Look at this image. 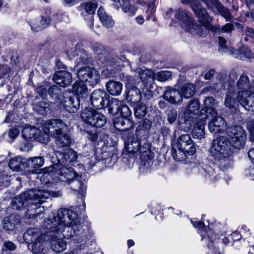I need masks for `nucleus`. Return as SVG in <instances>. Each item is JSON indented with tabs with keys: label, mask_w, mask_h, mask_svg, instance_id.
<instances>
[{
	"label": "nucleus",
	"mask_w": 254,
	"mask_h": 254,
	"mask_svg": "<svg viewBox=\"0 0 254 254\" xmlns=\"http://www.w3.org/2000/svg\"><path fill=\"white\" fill-rule=\"evenodd\" d=\"M127 99L132 103L139 102L141 99L140 91L136 87H131L127 93Z\"/></svg>",
	"instance_id": "nucleus-30"
},
{
	"label": "nucleus",
	"mask_w": 254,
	"mask_h": 254,
	"mask_svg": "<svg viewBox=\"0 0 254 254\" xmlns=\"http://www.w3.org/2000/svg\"><path fill=\"white\" fill-rule=\"evenodd\" d=\"M77 76L80 81L89 82L92 86L98 84L100 78L99 72L90 67L80 68L78 70Z\"/></svg>",
	"instance_id": "nucleus-10"
},
{
	"label": "nucleus",
	"mask_w": 254,
	"mask_h": 254,
	"mask_svg": "<svg viewBox=\"0 0 254 254\" xmlns=\"http://www.w3.org/2000/svg\"><path fill=\"white\" fill-rule=\"evenodd\" d=\"M133 123L128 118L122 117L114 122V127L120 130H127L132 127Z\"/></svg>",
	"instance_id": "nucleus-24"
},
{
	"label": "nucleus",
	"mask_w": 254,
	"mask_h": 254,
	"mask_svg": "<svg viewBox=\"0 0 254 254\" xmlns=\"http://www.w3.org/2000/svg\"><path fill=\"white\" fill-rule=\"evenodd\" d=\"M47 91V87L45 85L41 86L37 88V92L42 96L46 95Z\"/></svg>",
	"instance_id": "nucleus-63"
},
{
	"label": "nucleus",
	"mask_w": 254,
	"mask_h": 254,
	"mask_svg": "<svg viewBox=\"0 0 254 254\" xmlns=\"http://www.w3.org/2000/svg\"><path fill=\"white\" fill-rule=\"evenodd\" d=\"M96 111L91 109H85L81 114V118L82 121L91 126H93V124L95 123L93 118L95 117Z\"/></svg>",
	"instance_id": "nucleus-29"
},
{
	"label": "nucleus",
	"mask_w": 254,
	"mask_h": 254,
	"mask_svg": "<svg viewBox=\"0 0 254 254\" xmlns=\"http://www.w3.org/2000/svg\"><path fill=\"white\" fill-rule=\"evenodd\" d=\"M62 195L60 190H29L15 196L11 201V205L12 209L16 210H22L27 206L34 210L40 209V204L50 196L58 197Z\"/></svg>",
	"instance_id": "nucleus-2"
},
{
	"label": "nucleus",
	"mask_w": 254,
	"mask_h": 254,
	"mask_svg": "<svg viewBox=\"0 0 254 254\" xmlns=\"http://www.w3.org/2000/svg\"><path fill=\"white\" fill-rule=\"evenodd\" d=\"M195 92V87L191 83L184 84L181 88V94L185 98H190Z\"/></svg>",
	"instance_id": "nucleus-38"
},
{
	"label": "nucleus",
	"mask_w": 254,
	"mask_h": 254,
	"mask_svg": "<svg viewBox=\"0 0 254 254\" xmlns=\"http://www.w3.org/2000/svg\"><path fill=\"white\" fill-rule=\"evenodd\" d=\"M135 72L138 73L140 79L144 84H148L154 80V73L150 70L138 68L136 69Z\"/></svg>",
	"instance_id": "nucleus-22"
},
{
	"label": "nucleus",
	"mask_w": 254,
	"mask_h": 254,
	"mask_svg": "<svg viewBox=\"0 0 254 254\" xmlns=\"http://www.w3.org/2000/svg\"><path fill=\"white\" fill-rule=\"evenodd\" d=\"M87 138L91 141H94L97 139L98 135L96 132L86 131Z\"/></svg>",
	"instance_id": "nucleus-62"
},
{
	"label": "nucleus",
	"mask_w": 254,
	"mask_h": 254,
	"mask_svg": "<svg viewBox=\"0 0 254 254\" xmlns=\"http://www.w3.org/2000/svg\"><path fill=\"white\" fill-rule=\"evenodd\" d=\"M79 7L80 10H85L87 13L91 15L95 12L97 4L95 2L91 1L87 3L83 2L80 4Z\"/></svg>",
	"instance_id": "nucleus-43"
},
{
	"label": "nucleus",
	"mask_w": 254,
	"mask_h": 254,
	"mask_svg": "<svg viewBox=\"0 0 254 254\" xmlns=\"http://www.w3.org/2000/svg\"><path fill=\"white\" fill-rule=\"evenodd\" d=\"M38 131V129L35 127H26L22 130V136L26 139H36V134Z\"/></svg>",
	"instance_id": "nucleus-40"
},
{
	"label": "nucleus",
	"mask_w": 254,
	"mask_h": 254,
	"mask_svg": "<svg viewBox=\"0 0 254 254\" xmlns=\"http://www.w3.org/2000/svg\"><path fill=\"white\" fill-rule=\"evenodd\" d=\"M49 94L52 97H58L61 92L60 89L56 85H53L49 87L48 89Z\"/></svg>",
	"instance_id": "nucleus-55"
},
{
	"label": "nucleus",
	"mask_w": 254,
	"mask_h": 254,
	"mask_svg": "<svg viewBox=\"0 0 254 254\" xmlns=\"http://www.w3.org/2000/svg\"><path fill=\"white\" fill-rule=\"evenodd\" d=\"M47 231L44 233L40 232L38 228H31L28 229L23 235L27 243L31 244L32 251L38 254L43 250L44 244L47 241Z\"/></svg>",
	"instance_id": "nucleus-3"
},
{
	"label": "nucleus",
	"mask_w": 254,
	"mask_h": 254,
	"mask_svg": "<svg viewBox=\"0 0 254 254\" xmlns=\"http://www.w3.org/2000/svg\"><path fill=\"white\" fill-rule=\"evenodd\" d=\"M200 109V103L197 100H191L188 106L187 109L185 110L184 117L186 124H189L190 126L193 124L194 120L198 116Z\"/></svg>",
	"instance_id": "nucleus-14"
},
{
	"label": "nucleus",
	"mask_w": 254,
	"mask_h": 254,
	"mask_svg": "<svg viewBox=\"0 0 254 254\" xmlns=\"http://www.w3.org/2000/svg\"><path fill=\"white\" fill-rule=\"evenodd\" d=\"M19 133V131L16 128H11L9 131V136L12 139H14L17 136Z\"/></svg>",
	"instance_id": "nucleus-61"
},
{
	"label": "nucleus",
	"mask_w": 254,
	"mask_h": 254,
	"mask_svg": "<svg viewBox=\"0 0 254 254\" xmlns=\"http://www.w3.org/2000/svg\"><path fill=\"white\" fill-rule=\"evenodd\" d=\"M193 12L199 21L203 24L209 23L212 20L205 8L201 7L198 9L194 10Z\"/></svg>",
	"instance_id": "nucleus-31"
},
{
	"label": "nucleus",
	"mask_w": 254,
	"mask_h": 254,
	"mask_svg": "<svg viewBox=\"0 0 254 254\" xmlns=\"http://www.w3.org/2000/svg\"><path fill=\"white\" fill-rule=\"evenodd\" d=\"M175 16L179 20L182 27L185 30L200 36H205L207 30L194 22V20L182 8H178L176 10Z\"/></svg>",
	"instance_id": "nucleus-4"
},
{
	"label": "nucleus",
	"mask_w": 254,
	"mask_h": 254,
	"mask_svg": "<svg viewBox=\"0 0 254 254\" xmlns=\"http://www.w3.org/2000/svg\"><path fill=\"white\" fill-rule=\"evenodd\" d=\"M106 88L111 95L118 96L122 91L123 84L119 81L112 80L106 83Z\"/></svg>",
	"instance_id": "nucleus-21"
},
{
	"label": "nucleus",
	"mask_w": 254,
	"mask_h": 254,
	"mask_svg": "<svg viewBox=\"0 0 254 254\" xmlns=\"http://www.w3.org/2000/svg\"><path fill=\"white\" fill-rule=\"evenodd\" d=\"M79 101L77 97H67L64 101V106L65 109L70 113H75L79 108Z\"/></svg>",
	"instance_id": "nucleus-23"
},
{
	"label": "nucleus",
	"mask_w": 254,
	"mask_h": 254,
	"mask_svg": "<svg viewBox=\"0 0 254 254\" xmlns=\"http://www.w3.org/2000/svg\"><path fill=\"white\" fill-rule=\"evenodd\" d=\"M236 104V101L234 98V94L230 93L226 95L225 100V105L226 107L230 109H235Z\"/></svg>",
	"instance_id": "nucleus-49"
},
{
	"label": "nucleus",
	"mask_w": 254,
	"mask_h": 254,
	"mask_svg": "<svg viewBox=\"0 0 254 254\" xmlns=\"http://www.w3.org/2000/svg\"><path fill=\"white\" fill-rule=\"evenodd\" d=\"M53 78L55 82L64 87L69 85L72 81L71 73L63 70L56 72Z\"/></svg>",
	"instance_id": "nucleus-17"
},
{
	"label": "nucleus",
	"mask_w": 254,
	"mask_h": 254,
	"mask_svg": "<svg viewBox=\"0 0 254 254\" xmlns=\"http://www.w3.org/2000/svg\"><path fill=\"white\" fill-rule=\"evenodd\" d=\"M177 147L179 148L188 151L189 155H192L196 151V148L193 144L190 136L189 134L181 135L177 140Z\"/></svg>",
	"instance_id": "nucleus-15"
},
{
	"label": "nucleus",
	"mask_w": 254,
	"mask_h": 254,
	"mask_svg": "<svg viewBox=\"0 0 254 254\" xmlns=\"http://www.w3.org/2000/svg\"><path fill=\"white\" fill-rule=\"evenodd\" d=\"M42 129L45 134L55 138L66 132L67 126L60 119H52L43 122Z\"/></svg>",
	"instance_id": "nucleus-9"
},
{
	"label": "nucleus",
	"mask_w": 254,
	"mask_h": 254,
	"mask_svg": "<svg viewBox=\"0 0 254 254\" xmlns=\"http://www.w3.org/2000/svg\"><path fill=\"white\" fill-rule=\"evenodd\" d=\"M44 226L47 229V241L50 242L52 249L56 253L64 251L66 248V242L58 238L60 232H64L63 234L64 237H78L75 240L79 242L83 241L85 238L79 230L81 224L78 214L67 209H60L57 213H53L50 218L44 221Z\"/></svg>",
	"instance_id": "nucleus-1"
},
{
	"label": "nucleus",
	"mask_w": 254,
	"mask_h": 254,
	"mask_svg": "<svg viewBox=\"0 0 254 254\" xmlns=\"http://www.w3.org/2000/svg\"><path fill=\"white\" fill-rule=\"evenodd\" d=\"M165 100L172 104H181L183 101V96L181 93L178 90L168 88L163 94Z\"/></svg>",
	"instance_id": "nucleus-18"
},
{
	"label": "nucleus",
	"mask_w": 254,
	"mask_h": 254,
	"mask_svg": "<svg viewBox=\"0 0 254 254\" xmlns=\"http://www.w3.org/2000/svg\"><path fill=\"white\" fill-rule=\"evenodd\" d=\"M138 152L140 154L141 164L148 168L152 164L150 154V145L147 140H143L142 144L139 146Z\"/></svg>",
	"instance_id": "nucleus-16"
},
{
	"label": "nucleus",
	"mask_w": 254,
	"mask_h": 254,
	"mask_svg": "<svg viewBox=\"0 0 254 254\" xmlns=\"http://www.w3.org/2000/svg\"><path fill=\"white\" fill-rule=\"evenodd\" d=\"M142 140H139L137 136L133 137L130 141L128 139L127 142H125L127 151L132 153L138 152L139 146L142 144Z\"/></svg>",
	"instance_id": "nucleus-26"
},
{
	"label": "nucleus",
	"mask_w": 254,
	"mask_h": 254,
	"mask_svg": "<svg viewBox=\"0 0 254 254\" xmlns=\"http://www.w3.org/2000/svg\"><path fill=\"white\" fill-rule=\"evenodd\" d=\"M193 225L195 227H198L199 228L198 231L201 236L202 239L205 237V235L203 233V230L206 229V227L204 226L203 223L201 222H192Z\"/></svg>",
	"instance_id": "nucleus-58"
},
{
	"label": "nucleus",
	"mask_w": 254,
	"mask_h": 254,
	"mask_svg": "<svg viewBox=\"0 0 254 254\" xmlns=\"http://www.w3.org/2000/svg\"><path fill=\"white\" fill-rule=\"evenodd\" d=\"M21 161L20 158H15L11 159L9 162V167L14 171H18L20 169Z\"/></svg>",
	"instance_id": "nucleus-53"
},
{
	"label": "nucleus",
	"mask_w": 254,
	"mask_h": 254,
	"mask_svg": "<svg viewBox=\"0 0 254 254\" xmlns=\"http://www.w3.org/2000/svg\"><path fill=\"white\" fill-rule=\"evenodd\" d=\"M93 50L98 55L105 54L107 51L102 45L99 43H95L92 46Z\"/></svg>",
	"instance_id": "nucleus-54"
},
{
	"label": "nucleus",
	"mask_w": 254,
	"mask_h": 254,
	"mask_svg": "<svg viewBox=\"0 0 254 254\" xmlns=\"http://www.w3.org/2000/svg\"><path fill=\"white\" fill-rule=\"evenodd\" d=\"M227 140L232 146L240 148L244 146L247 134L242 127L236 125L229 127L227 129Z\"/></svg>",
	"instance_id": "nucleus-8"
},
{
	"label": "nucleus",
	"mask_w": 254,
	"mask_h": 254,
	"mask_svg": "<svg viewBox=\"0 0 254 254\" xmlns=\"http://www.w3.org/2000/svg\"><path fill=\"white\" fill-rule=\"evenodd\" d=\"M20 219L18 215H11L3 220V228L8 231H13L20 224Z\"/></svg>",
	"instance_id": "nucleus-20"
},
{
	"label": "nucleus",
	"mask_w": 254,
	"mask_h": 254,
	"mask_svg": "<svg viewBox=\"0 0 254 254\" xmlns=\"http://www.w3.org/2000/svg\"><path fill=\"white\" fill-rule=\"evenodd\" d=\"M55 155L57 158L58 163L56 164L48 173L44 174L41 177V181H44L46 178H52V180L57 181V177L55 176V174L60 168H66L63 165L65 162H73L75 161L78 157L77 153L73 150L69 149L66 153H63L60 151H56Z\"/></svg>",
	"instance_id": "nucleus-5"
},
{
	"label": "nucleus",
	"mask_w": 254,
	"mask_h": 254,
	"mask_svg": "<svg viewBox=\"0 0 254 254\" xmlns=\"http://www.w3.org/2000/svg\"><path fill=\"white\" fill-rule=\"evenodd\" d=\"M219 45L220 50L223 52L229 54H234V50L229 45L227 44V40L222 37H218Z\"/></svg>",
	"instance_id": "nucleus-41"
},
{
	"label": "nucleus",
	"mask_w": 254,
	"mask_h": 254,
	"mask_svg": "<svg viewBox=\"0 0 254 254\" xmlns=\"http://www.w3.org/2000/svg\"><path fill=\"white\" fill-rule=\"evenodd\" d=\"M120 5L122 10L127 13L129 16H132L135 14L136 9L131 5L128 0H122Z\"/></svg>",
	"instance_id": "nucleus-36"
},
{
	"label": "nucleus",
	"mask_w": 254,
	"mask_h": 254,
	"mask_svg": "<svg viewBox=\"0 0 254 254\" xmlns=\"http://www.w3.org/2000/svg\"><path fill=\"white\" fill-rule=\"evenodd\" d=\"M217 106V103L212 97H207L203 102V107L200 112L199 117L201 119H207L209 117H213L217 115V111L215 108Z\"/></svg>",
	"instance_id": "nucleus-11"
},
{
	"label": "nucleus",
	"mask_w": 254,
	"mask_h": 254,
	"mask_svg": "<svg viewBox=\"0 0 254 254\" xmlns=\"http://www.w3.org/2000/svg\"><path fill=\"white\" fill-rule=\"evenodd\" d=\"M238 74L235 70H232L230 71L229 75V80L230 82H234L237 79Z\"/></svg>",
	"instance_id": "nucleus-64"
},
{
	"label": "nucleus",
	"mask_w": 254,
	"mask_h": 254,
	"mask_svg": "<svg viewBox=\"0 0 254 254\" xmlns=\"http://www.w3.org/2000/svg\"><path fill=\"white\" fill-rule=\"evenodd\" d=\"M182 2L190 4L193 11H194V10L198 9L201 7L200 2L197 0H183Z\"/></svg>",
	"instance_id": "nucleus-52"
},
{
	"label": "nucleus",
	"mask_w": 254,
	"mask_h": 254,
	"mask_svg": "<svg viewBox=\"0 0 254 254\" xmlns=\"http://www.w3.org/2000/svg\"><path fill=\"white\" fill-rule=\"evenodd\" d=\"M237 86L239 89H241V91H250L251 88L250 80L247 75L245 74H242L239 78Z\"/></svg>",
	"instance_id": "nucleus-34"
},
{
	"label": "nucleus",
	"mask_w": 254,
	"mask_h": 254,
	"mask_svg": "<svg viewBox=\"0 0 254 254\" xmlns=\"http://www.w3.org/2000/svg\"><path fill=\"white\" fill-rule=\"evenodd\" d=\"M122 104L120 101L116 98H113L111 101L108 100V103L106 104H108L109 113L112 115L118 114L120 110Z\"/></svg>",
	"instance_id": "nucleus-35"
},
{
	"label": "nucleus",
	"mask_w": 254,
	"mask_h": 254,
	"mask_svg": "<svg viewBox=\"0 0 254 254\" xmlns=\"http://www.w3.org/2000/svg\"><path fill=\"white\" fill-rule=\"evenodd\" d=\"M109 95L103 90H94L90 96L91 105L95 109L99 110L104 108L108 103Z\"/></svg>",
	"instance_id": "nucleus-12"
},
{
	"label": "nucleus",
	"mask_w": 254,
	"mask_h": 254,
	"mask_svg": "<svg viewBox=\"0 0 254 254\" xmlns=\"http://www.w3.org/2000/svg\"><path fill=\"white\" fill-rule=\"evenodd\" d=\"M120 111L122 116L125 118H127L131 114V112L129 107L125 104H122Z\"/></svg>",
	"instance_id": "nucleus-57"
},
{
	"label": "nucleus",
	"mask_w": 254,
	"mask_h": 254,
	"mask_svg": "<svg viewBox=\"0 0 254 254\" xmlns=\"http://www.w3.org/2000/svg\"><path fill=\"white\" fill-rule=\"evenodd\" d=\"M56 172L55 176L57 177V180H60L62 182H67L68 184L73 183V187L72 189L75 190L81 191L82 194L84 193L86 190V187L82 184L78 180L74 178L75 176V172L72 168H60Z\"/></svg>",
	"instance_id": "nucleus-7"
},
{
	"label": "nucleus",
	"mask_w": 254,
	"mask_h": 254,
	"mask_svg": "<svg viewBox=\"0 0 254 254\" xmlns=\"http://www.w3.org/2000/svg\"><path fill=\"white\" fill-rule=\"evenodd\" d=\"M10 70L9 67L6 65H0V78L7 74Z\"/></svg>",
	"instance_id": "nucleus-60"
},
{
	"label": "nucleus",
	"mask_w": 254,
	"mask_h": 254,
	"mask_svg": "<svg viewBox=\"0 0 254 254\" xmlns=\"http://www.w3.org/2000/svg\"><path fill=\"white\" fill-rule=\"evenodd\" d=\"M239 103L247 110L254 112V93L251 91H240L237 95Z\"/></svg>",
	"instance_id": "nucleus-13"
},
{
	"label": "nucleus",
	"mask_w": 254,
	"mask_h": 254,
	"mask_svg": "<svg viewBox=\"0 0 254 254\" xmlns=\"http://www.w3.org/2000/svg\"><path fill=\"white\" fill-rule=\"evenodd\" d=\"M41 19L40 24H36V20H31L29 21V24L31 27V30L34 32H38L41 30L42 28L47 27L49 25L50 22V18L48 16H42Z\"/></svg>",
	"instance_id": "nucleus-28"
},
{
	"label": "nucleus",
	"mask_w": 254,
	"mask_h": 254,
	"mask_svg": "<svg viewBox=\"0 0 254 254\" xmlns=\"http://www.w3.org/2000/svg\"><path fill=\"white\" fill-rule=\"evenodd\" d=\"M98 14L104 26L107 28H110L114 25V21L112 17L109 15L102 7H100L98 10Z\"/></svg>",
	"instance_id": "nucleus-25"
},
{
	"label": "nucleus",
	"mask_w": 254,
	"mask_h": 254,
	"mask_svg": "<svg viewBox=\"0 0 254 254\" xmlns=\"http://www.w3.org/2000/svg\"><path fill=\"white\" fill-rule=\"evenodd\" d=\"M204 2L208 8L214 10L215 8L217 10L222 5L218 0H200Z\"/></svg>",
	"instance_id": "nucleus-50"
},
{
	"label": "nucleus",
	"mask_w": 254,
	"mask_h": 254,
	"mask_svg": "<svg viewBox=\"0 0 254 254\" xmlns=\"http://www.w3.org/2000/svg\"><path fill=\"white\" fill-rule=\"evenodd\" d=\"M234 29V25L232 23H227L221 28V31L225 33L231 32Z\"/></svg>",
	"instance_id": "nucleus-59"
},
{
	"label": "nucleus",
	"mask_w": 254,
	"mask_h": 254,
	"mask_svg": "<svg viewBox=\"0 0 254 254\" xmlns=\"http://www.w3.org/2000/svg\"><path fill=\"white\" fill-rule=\"evenodd\" d=\"M231 146L226 136H220L213 140L210 153L216 159L227 157L231 154Z\"/></svg>",
	"instance_id": "nucleus-6"
},
{
	"label": "nucleus",
	"mask_w": 254,
	"mask_h": 254,
	"mask_svg": "<svg viewBox=\"0 0 254 254\" xmlns=\"http://www.w3.org/2000/svg\"><path fill=\"white\" fill-rule=\"evenodd\" d=\"M171 76V72L169 71H161L155 74H154V79L160 81H165L168 79Z\"/></svg>",
	"instance_id": "nucleus-48"
},
{
	"label": "nucleus",
	"mask_w": 254,
	"mask_h": 254,
	"mask_svg": "<svg viewBox=\"0 0 254 254\" xmlns=\"http://www.w3.org/2000/svg\"><path fill=\"white\" fill-rule=\"evenodd\" d=\"M28 164L34 169H38L43 166L44 159L43 157H35L29 158L28 160Z\"/></svg>",
	"instance_id": "nucleus-42"
},
{
	"label": "nucleus",
	"mask_w": 254,
	"mask_h": 254,
	"mask_svg": "<svg viewBox=\"0 0 254 254\" xmlns=\"http://www.w3.org/2000/svg\"><path fill=\"white\" fill-rule=\"evenodd\" d=\"M95 123L93 124L92 126H95L97 127H101L104 126L106 123V118L102 114L96 112L95 117L93 118Z\"/></svg>",
	"instance_id": "nucleus-45"
},
{
	"label": "nucleus",
	"mask_w": 254,
	"mask_h": 254,
	"mask_svg": "<svg viewBox=\"0 0 254 254\" xmlns=\"http://www.w3.org/2000/svg\"><path fill=\"white\" fill-rule=\"evenodd\" d=\"M16 249V246L14 243L10 241H6L3 243L1 251L2 252H7L14 251Z\"/></svg>",
	"instance_id": "nucleus-51"
},
{
	"label": "nucleus",
	"mask_w": 254,
	"mask_h": 254,
	"mask_svg": "<svg viewBox=\"0 0 254 254\" xmlns=\"http://www.w3.org/2000/svg\"><path fill=\"white\" fill-rule=\"evenodd\" d=\"M200 117L202 121L196 123L192 131L193 137L198 139H201L204 136V126L205 124V122L206 120L201 119V117Z\"/></svg>",
	"instance_id": "nucleus-27"
},
{
	"label": "nucleus",
	"mask_w": 254,
	"mask_h": 254,
	"mask_svg": "<svg viewBox=\"0 0 254 254\" xmlns=\"http://www.w3.org/2000/svg\"><path fill=\"white\" fill-rule=\"evenodd\" d=\"M217 11L223 17L226 21H233L234 19V17L231 15L228 8L222 5L217 10Z\"/></svg>",
	"instance_id": "nucleus-46"
},
{
	"label": "nucleus",
	"mask_w": 254,
	"mask_h": 254,
	"mask_svg": "<svg viewBox=\"0 0 254 254\" xmlns=\"http://www.w3.org/2000/svg\"><path fill=\"white\" fill-rule=\"evenodd\" d=\"M56 144L59 147H68L71 142L70 136L64 132L63 134L58 135L55 137Z\"/></svg>",
	"instance_id": "nucleus-32"
},
{
	"label": "nucleus",
	"mask_w": 254,
	"mask_h": 254,
	"mask_svg": "<svg viewBox=\"0 0 254 254\" xmlns=\"http://www.w3.org/2000/svg\"><path fill=\"white\" fill-rule=\"evenodd\" d=\"M49 104L45 101H41L34 106V110L40 114L44 115L49 110Z\"/></svg>",
	"instance_id": "nucleus-44"
},
{
	"label": "nucleus",
	"mask_w": 254,
	"mask_h": 254,
	"mask_svg": "<svg viewBox=\"0 0 254 254\" xmlns=\"http://www.w3.org/2000/svg\"><path fill=\"white\" fill-rule=\"evenodd\" d=\"M209 118H212L208 124L209 130L211 132H218L222 129L223 127L225 126V122L222 117L217 115Z\"/></svg>",
	"instance_id": "nucleus-19"
},
{
	"label": "nucleus",
	"mask_w": 254,
	"mask_h": 254,
	"mask_svg": "<svg viewBox=\"0 0 254 254\" xmlns=\"http://www.w3.org/2000/svg\"><path fill=\"white\" fill-rule=\"evenodd\" d=\"M233 55H234L235 58L243 61L251 59L253 57V53L246 47H241L238 51H236V52H234V54Z\"/></svg>",
	"instance_id": "nucleus-33"
},
{
	"label": "nucleus",
	"mask_w": 254,
	"mask_h": 254,
	"mask_svg": "<svg viewBox=\"0 0 254 254\" xmlns=\"http://www.w3.org/2000/svg\"><path fill=\"white\" fill-rule=\"evenodd\" d=\"M146 113V107L145 105L139 104L134 109V116L138 119L143 118Z\"/></svg>",
	"instance_id": "nucleus-47"
},
{
	"label": "nucleus",
	"mask_w": 254,
	"mask_h": 254,
	"mask_svg": "<svg viewBox=\"0 0 254 254\" xmlns=\"http://www.w3.org/2000/svg\"><path fill=\"white\" fill-rule=\"evenodd\" d=\"M177 112L176 110L171 109L167 113V120L170 124L174 123L177 119Z\"/></svg>",
	"instance_id": "nucleus-56"
},
{
	"label": "nucleus",
	"mask_w": 254,
	"mask_h": 254,
	"mask_svg": "<svg viewBox=\"0 0 254 254\" xmlns=\"http://www.w3.org/2000/svg\"><path fill=\"white\" fill-rule=\"evenodd\" d=\"M172 156L175 160L177 161H182L186 159L187 155H189L188 151L179 148L177 147L172 149Z\"/></svg>",
	"instance_id": "nucleus-37"
},
{
	"label": "nucleus",
	"mask_w": 254,
	"mask_h": 254,
	"mask_svg": "<svg viewBox=\"0 0 254 254\" xmlns=\"http://www.w3.org/2000/svg\"><path fill=\"white\" fill-rule=\"evenodd\" d=\"M73 90L78 96L82 97L87 94V87L83 81L76 82L73 85Z\"/></svg>",
	"instance_id": "nucleus-39"
}]
</instances>
